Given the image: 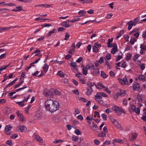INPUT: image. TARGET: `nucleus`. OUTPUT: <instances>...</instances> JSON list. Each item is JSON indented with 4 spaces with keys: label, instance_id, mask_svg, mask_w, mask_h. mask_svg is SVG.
<instances>
[{
    "label": "nucleus",
    "instance_id": "1",
    "mask_svg": "<svg viewBox=\"0 0 146 146\" xmlns=\"http://www.w3.org/2000/svg\"><path fill=\"white\" fill-rule=\"evenodd\" d=\"M45 108L47 111L54 112L58 109L59 104L56 101H53L51 99L47 100L45 102Z\"/></svg>",
    "mask_w": 146,
    "mask_h": 146
},
{
    "label": "nucleus",
    "instance_id": "2",
    "mask_svg": "<svg viewBox=\"0 0 146 146\" xmlns=\"http://www.w3.org/2000/svg\"><path fill=\"white\" fill-rule=\"evenodd\" d=\"M111 121L114 125L115 126L118 128H120L121 125L117 120L115 119H111Z\"/></svg>",
    "mask_w": 146,
    "mask_h": 146
},
{
    "label": "nucleus",
    "instance_id": "3",
    "mask_svg": "<svg viewBox=\"0 0 146 146\" xmlns=\"http://www.w3.org/2000/svg\"><path fill=\"white\" fill-rule=\"evenodd\" d=\"M89 127L92 130L96 132H97V131H98L99 129L97 125L94 122H92V125H89Z\"/></svg>",
    "mask_w": 146,
    "mask_h": 146
},
{
    "label": "nucleus",
    "instance_id": "4",
    "mask_svg": "<svg viewBox=\"0 0 146 146\" xmlns=\"http://www.w3.org/2000/svg\"><path fill=\"white\" fill-rule=\"evenodd\" d=\"M122 112L124 113H125V111L123 109H122L121 107H118L117 106V111L116 113H117L118 115H120L121 114Z\"/></svg>",
    "mask_w": 146,
    "mask_h": 146
},
{
    "label": "nucleus",
    "instance_id": "5",
    "mask_svg": "<svg viewBox=\"0 0 146 146\" xmlns=\"http://www.w3.org/2000/svg\"><path fill=\"white\" fill-rule=\"evenodd\" d=\"M131 108L133 111L135 112L137 114L139 113L140 109L139 108H136L134 105H131Z\"/></svg>",
    "mask_w": 146,
    "mask_h": 146
},
{
    "label": "nucleus",
    "instance_id": "6",
    "mask_svg": "<svg viewBox=\"0 0 146 146\" xmlns=\"http://www.w3.org/2000/svg\"><path fill=\"white\" fill-rule=\"evenodd\" d=\"M43 94L46 97H48L49 96H51L53 95V92L48 90H44L43 92Z\"/></svg>",
    "mask_w": 146,
    "mask_h": 146
},
{
    "label": "nucleus",
    "instance_id": "7",
    "mask_svg": "<svg viewBox=\"0 0 146 146\" xmlns=\"http://www.w3.org/2000/svg\"><path fill=\"white\" fill-rule=\"evenodd\" d=\"M137 134L136 133H132L131 136L129 137V139L130 141L132 142L136 139L137 137Z\"/></svg>",
    "mask_w": 146,
    "mask_h": 146
},
{
    "label": "nucleus",
    "instance_id": "8",
    "mask_svg": "<svg viewBox=\"0 0 146 146\" xmlns=\"http://www.w3.org/2000/svg\"><path fill=\"white\" fill-rule=\"evenodd\" d=\"M33 136L35 137L36 140L39 142L40 143H42L43 142V140L42 138L39 135H38L35 133Z\"/></svg>",
    "mask_w": 146,
    "mask_h": 146
},
{
    "label": "nucleus",
    "instance_id": "9",
    "mask_svg": "<svg viewBox=\"0 0 146 146\" xmlns=\"http://www.w3.org/2000/svg\"><path fill=\"white\" fill-rule=\"evenodd\" d=\"M140 86L138 83L135 82L133 86V89L134 90L138 91L139 90Z\"/></svg>",
    "mask_w": 146,
    "mask_h": 146
},
{
    "label": "nucleus",
    "instance_id": "10",
    "mask_svg": "<svg viewBox=\"0 0 146 146\" xmlns=\"http://www.w3.org/2000/svg\"><path fill=\"white\" fill-rule=\"evenodd\" d=\"M16 113L18 117L20 119V121H23L24 120L25 118L22 113H19L18 111Z\"/></svg>",
    "mask_w": 146,
    "mask_h": 146
},
{
    "label": "nucleus",
    "instance_id": "11",
    "mask_svg": "<svg viewBox=\"0 0 146 146\" xmlns=\"http://www.w3.org/2000/svg\"><path fill=\"white\" fill-rule=\"evenodd\" d=\"M93 92V90L92 88L88 87L87 88V91L86 92V94L88 96L90 95Z\"/></svg>",
    "mask_w": 146,
    "mask_h": 146
},
{
    "label": "nucleus",
    "instance_id": "12",
    "mask_svg": "<svg viewBox=\"0 0 146 146\" xmlns=\"http://www.w3.org/2000/svg\"><path fill=\"white\" fill-rule=\"evenodd\" d=\"M17 27L14 26V27H0V33L2 32L3 31H8L9 29H10L11 27H13V28H15Z\"/></svg>",
    "mask_w": 146,
    "mask_h": 146
},
{
    "label": "nucleus",
    "instance_id": "13",
    "mask_svg": "<svg viewBox=\"0 0 146 146\" xmlns=\"http://www.w3.org/2000/svg\"><path fill=\"white\" fill-rule=\"evenodd\" d=\"M102 98V97L100 95L99 92H97L95 96L94 99L97 101V100H101Z\"/></svg>",
    "mask_w": 146,
    "mask_h": 146
},
{
    "label": "nucleus",
    "instance_id": "14",
    "mask_svg": "<svg viewBox=\"0 0 146 146\" xmlns=\"http://www.w3.org/2000/svg\"><path fill=\"white\" fill-rule=\"evenodd\" d=\"M124 32V31L123 30H122L120 31L119 32H118L116 36V39H118L122 35Z\"/></svg>",
    "mask_w": 146,
    "mask_h": 146
},
{
    "label": "nucleus",
    "instance_id": "15",
    "mask_svg": "<svg viewBox=\"0 0 146 146\" xmlns=\"http://www.w3.org/2000/svg\"><path fill=\"white\" fill-rule=\"evenodd\" d=\"M62 25L66 28L70 27H71V25H69L68 22V21L62 23Z\"/></svg>",
    "mask_w": 146,
    "mask_h": 146
},
{
    "label": "nucleus",
    "instance_id": "16",
    "mask_svg": "<svg viewBox=\"0 0 146 146\" xmlns=\"http://www.w3.org/2000/svg\"><path fill=\"white\" fill-rule=\"evenodd\" d=\"M132 21H130L127 23V25H128L127 29L129 30H130L131 29L132 27L133 26V25L132 23Z\"/></svg>",
    "mask_w": 146,
    "mask_h": 146
},
{
    "label": "nucleus",
    "instance_id": "17",
    "mask_svg": "<svg viewBox=\"0 0 146 146\" xmlns=\"http://www.w3.org/2000/svg\"><path fill=\"white\" fill-rule=\"evenodd\" d=\"M42 68L44 70V71L45 73H46L48 70V69L49 68V66L47 64H44Z\"/></svg>",
    "mask_w": 146,
    "mask_h": 146
},
{
    "label": "nucleus",
    "instance_id": "18",
    "mask_svg": "<svg viewBox=\"0 0 146 146\" xmlns=\"http://www.w3.org/2000/svg\"><path fill=\"white\" fill-rule=\"evenodd\" d=\"M126 91L125 90H123L122 92H121L120 93H117V96H121V97L124 96L125 94Z\"/></svg>",
    "mask_w": 146,
    "mask_h": 146
},
{
    "label": "nucleus",
    "instance_id": "19",
    "mask_svg": "<svg viewBox=\"0 0 146 146\" xmlns=\"http://www.w3.org/2000/svg\"><path fill=\"white\" fill-rule=\"evenodd\" d=\"M113 141L114 142L118 143H123V140L120 139H115L113 140Z\"/></svg>",
    "mask_w": 146,
    "mask_h": 146
},
{
    "label": "nucleus",
    "instance_id": "20",
    "mask_svg": "<svg viewBox=\"0 0 146 146\" xmlns=\"http://www.w3.org/2000/svg\"><path fill=\"white\" fill-rule=\"evenodd\" d=\"M138 78L140 81H146V80L145 79V76L143 75H139L138 77Z\"/></svg>",
    "mask_w": 146,
    "mask_h": 146
},
{
    "label": "nucleus",
    "instance_id": "21",
    "mask_svg": "<svg viewBox=\"0 0 146 146\" xmlns=\"http://www.w3.org/2000/svg\"><path fill=\"white\" fill-rule=\"evenodd\" d=\"M70 65L72 66L73 67H74V68H76V70H78L77 69L76 67H78V66L76 64V62H71L69 64Z\"/></svg>",
    "mask_w": 146,
    "mask_h": 146
},
{
    "label": "nucleus",
    "instance_id": "22",
    "mask_svg": "<svg viewBox=\"0 0 146 146\" xmlns=\"http://www.w3.org/2000/svg\"><path fill=\"white\" fill-rule=\"evenodd\" d=\"M12 127L10 125H8L5 126V131H9L11 129Z\"/></svg>",
    "mask_w": 146,
    "mask_h": 146
},
{
    "label": "nucleus",
    "instance_id": "23",
    "mask_svg": "<svg viewBox=\"0 0 146 146\" xmlns=\"http://www.w3.org/2000/svg\"><path fill=\"white\" fill-rule=\"evenodd\" d=\"M137 100L138 102H142L143 101V99L142 96L141 95L138 94L137 96Z\"/></svg>",
    "mask_w": 146,
    "mask_h": 146
},
{
    "label": "nucleus",
    "instance_id": "24",
    "mask_svg": "<svg viewBox=\"0 0 146 146\" xmlns=\"http://www.w3.org/2000/svg\"><path fill=\"white\" fill-rule=\"evenodd\" d=\"M101 76L102 78H106L108 76L107 74L103 71H101Z\"/></svg>",
    "mask_w": 146,
    "mask_h": 146
},
{
    "label": "nucleus",
    "instance_id": "25",
    "mask_svg": "<svg viewBox=\"0 0 146 146\" xmlns=\"http://www.w3.org/2000/svg\"><path fill=\"white\" fill-rule=\"evenodd\" d=\"M82 71L83 74L86 75L88 74V71L85 68V66H84V67L82 68Z\"/></svg>",
    "mask_w": 146,
    "mask_h": 146
},
{
    "label": "nucleus",
    "instance_id": "26",
    "mask_svg": "<svg viewBox=\"0 0 146 146\" xmlns=\"http://www.w3.org/2000/svg\"><path fill=\"white\" fill-rule=\"evenodd\" d=\"M23 82V80H22L20 82L17 84L15 85L14 86V88L15 89H16L18 87L20 86L22 84Z\"/></svg>",
    "mask_w": 146,
    "mask_h": 146
},
{
    "label": "nucleus",
    "instance_id": "27",
    "mask_svg": "<svg viewBox=\"0 0 146 146\" xmlns=\"http://www.w3.org/2000/svg\"><path fill=\"white\" fill-rule=\"evenodd\" d=\"M132 56L131 54L130 53H128L126 56V60L127 61H128L131 58Z\"/></svg>",
    "mask_w": 146,
    "mask_h": 146
},
{
    "label": "nucleus",
    "instance_id": "28",
    "mask_svg": "<svg viewBox=\"0 0 146 146\" xmlns=\"http://www.w3.org/2000/svg\"><path fill=\"white\" fill-rule=\"evenodd\" d=\"M56 30L55 29H53L48 34V35L47 36H49L53 33H56Z\"/></svg>",
    "mask_w": 146,
    "mask_h": 146
},
{
    "label": "nucleus",
    "instance_id": "29",
    "mask_svg": "<svg viewBox=\"0 0 146 146\" xmlns=\"http://www.w3.org/2000/svg\"><path fill=\"white\" fill-rule=\"evenodd\" d=\"M134 20L135 21V22L137 23H141L142 22L141 20L140 21V18L139 17H138L137 18H135Z\"/></svg>",
    "mask_w": 146,
    "mask_h": 146
},
{
    "label": "nucleus",
    "instance_id": "30",
    "mask_svg": "<svg viewBox=\"0 0 146 146\" xmlns=\"http://www.w3.org/2000/svg\"><path fill=\"white\" fill-rule=\"evenodd\" d=\"M93 51L95 52H97L98 51V47L96 46H94L92 48Z\"/></svg>",
    "mask_w": 146,
    "mask_h": 146
},
{
    "label": "nucleus",
    "instance_id": "31",
    "mask_svg": "<svg viewBox=\"0 0 146 146\" xmlns=\"http://www.w3.org/2000/svg\"><path fill=\"white\" fill-rule=\"evenodd\" d=\"M31 105H29L28 106L26 107L25 108V113H28V110L29 109L31 108Z\"/></svg>",
    "mask_w": 146,
    "mask_h": 146
},
{
    "label": "nucleus",
    "instance_id": "32",
    "mask_svg": "<svg viewBox=\"0 0 146 146\" xmlns=\"http://www.w3.org/2000/svg\"><path fill=\"white\" fill-rule=\"evenodd\" d=\"M58 75L61 77H64V74L63 72L61 71H59L58 73Z\"/></svg>",
    "mask_w": 146,
    "mask_h": 146
},
{
    "label": "nucleus",
    "instance_id": "33",
    "mask_svg": "<svg viewBox=\"0 0 146 146\" xmlns=\"http://www.w3.org/2000/svg\"><path fill=\"white\" fill-rule=\"evenodd\" d=\"M137 40L136 39L134 38H131L130 42L131 44H133Z\"/></svg>",
    "mask_w": 146,
    "mask_h": 146
},
{
    "label": "nucleus",
    "instance_id": "34",
    "mask_svg": "<svg viewBox=\"0 0 146 146\" xmlns=\"http://www.w3.org/2000/svg\"><path fill=\"white\" fill-rule=\"evenodd\" d=\"M106 133L103 131L102 132L99 133L98 135V136L99 137H104L106 135Z\"/></svg>",
    "mask_w": 146,
    "mask_h": 146
},
{
    "label": "nucleus",
    "instance_id": "35",
    "mask_svg": "<svg viewBox=\"0 0 146 146\" xmlns=\"http://www.w3.org/2000/svg\"><path fill=\"white\" fill-rule=\"evenodd\" d=\"M87 85L88 86V87H90V88H92V87L94 85H95V84L92 83L90 82H88L87 84Z\"/></svg>",
    "mask_w": 146,
    "mask_h": 146
},
{
    "label": "nucleus",
    "instance_id": "36",
    "mask_svg": "<svg viewBox=\"0 0 146 146\" xmlns=\"http://www.w3.org/2000/svg\"><path fill=\"white\" fill-rule=\"evenodd\" d=\"M117 49V48H113L111 51V53L113 54H115L116 52Z\"/></svg>",
    "mask_w": 146,
    "mask_h": 146
},
{
    "label": "nucleus",
    "instance_id": "37",
    "mask_svg": "<svg viewBox=\"0 0 146 146\" xmlns=\"http://www.w3.org/2000/svg\"><path fill=\"white\" fill-rule=\"evenodd\" d=\"M78 137L77 136L73 135L72 137V140L74 141H77L78 139Z\"/></svg>",
    "mask_w": 146,
    "mask_h": 146
},
{
    "label": "nucleus",
    "instance_id": "38",
    "mask_svg": "<svg viewBox=\"0 0 146 146\" xmlns=\"http://www.w3.org/2000/svg\"><path fill=\"white\" fill-rule=\"evenodd\" d=\"M123 81H124V83H125V84H128V82L127 80V78L126 77H124L123 79Z\"/></svg>",
    "mask_w": 146,
    "mask_h": 146
},
{
    "label": "nucleus",
    "instance_id": "39",
    "mask_svg": "<svg viewBox=\"0 0 146 146\" xmlns=\"http://www.w3.org/2000/svg\"><path fill=\"white\" fill-rule=\"evenodd\" d=\"M5 110H6V113H11L10 109L7 107L5 108Z\"/></svg>",
    "mask_w": 146,
    "mask_h": 146
},
{
    "label": "nucleus",
    "instance_id": "40",
    "mask_svg": "<svg viewBox=\"0 0 146 146\" xmlns=\"http://www.w3.org/2000/svg\"><path fill=\"white\" fill-rule=\"evenodd\" d=\"M99 94H100V95H101V96H102L104 97H108V95H106V94H105L104 92H99Z\"/></svg>",
    "mask_w": 146,
    "mask_h": 146
},
{
    "label": "nucleus",
    "instance_id": "41",
    "mask_svg": "<svg viewBox=\"0 0 146 146\" xmlns=\"http://www.w3.org/2000/svg\"><path fill=\"white\" fill-rule=\"evenodd\" d=\"M94 71V73L95 75L96 76L99 75L100 74V71L98 69H95Z\"/></svg>",
    "mask_w": 146,
    "mask_h": 146
},
{
    "label": "nucleus",
    "instance_id": "42",
    "mask_svg": "<svg viewBox=\"0 0 146 146\" xmlns=\"http://www.w3.org/2000/svg\"><path fill=\"white\" fill-rule=\"evenodd\" d=\"M118 80L119 82V83L122 85H124L125 84V83H124V81L123 79L120 78H118Z\"/></svg>",
    "mask_w": 146,
    "mask_h": 146
},
{
    "label": "nucleus",
    "instance_id": "43",
    "mask_svg": "<svg viewBox=\"0 0 146 146\" xmlns=\"http://www.w3.org/2000/svg\"><path fill=\"white\" fill-rule=\"evenodd\" d=\"M6 143L10 146H12L13 145V143L11 140H7L6 142Z\"/></svg>",
    "mask_w": 146,
    "mask_h": 146
},
{
    "label": "nucleus",
    "instance_id": "44",
    "mask_svg": "<svg viewBox=\"0 0 146 146\" xmlns=\"http://www.w3.org/2000/svg\"><path fill=\"white\" fill-rule=\"evenodd\" d=\"M25 128V127L24 126H19V130L21 131H23Z\"/></svg>",
    "mask_w": 146,
    "mask_h": 146
},
{
    "label": "nucleus",
    "instance_id": "45",
    "mask_svg": "<svg viewBox=\"0 0 146 146\" xmlns=\"http://www.w3.org/2000/svg\"><path fill=\"white\" fill-rule=\"evenodd\" d=\"M70 36V35L68 33H66L65 35V38L64 39V40H67L69 38Z\"/></svg>",
    "mask_w": 146,
    "mask_h": 146
},
{
    "label": "nucleus",
    "instance_id": "46",
    "mask_svg": "<svg viewBox=\"0 0 146 146\" xmlns=\"http://www.w3.org/2000/svg\"><path fill=\"white\" fill-rule=\"evenodd\" d=\"M139 56V54H136L134 56V57L133 58V60L135 61L137 60Z\"/></svg>",
    "mask_w": 146,
    "mask_h": 146
},
{
    "label": "nucleus",
    "instance_id": "47",
    "mask_svg": "<svg viewBox=\"0 0 146 146\" xmlns=\"http://www.w3.org/2000/svg\"><path fill=\"white\" fill-rule=\"evenodd\" d=\"M35 20L36 21H38L39 20H50V19H42L41 18L39 17L35 18Z\"/></svg>",
    "mask_w": 146,
    "mask_h": 146
},
{
    "label": "nucleus",
    "instance_id": "48",
    "mask_svg": "<svg viewBox=\"0 0 146 146\" xmlns=\"http://www.w3.org/2000/svg\"><path fill=\"white\" fill-rule=\"evenodd\" d=\"M86 11L84 10H81L80 11L78 12V14L79 15H82L86 13Z\"/></svg>",
    "mask_w": 146,
    "mask_h": 146
},
{
    "label": "nucleus",
    "instance_id": "49",
    "mask_svg": "<svg viewBox=\"0 0 146 146\" xmlns=\"http://www.w3.org/2000/svg\"><path fill=\"white\" fill-rule=\"evenodd\" d=\"M8 66V65L7 66H3L2 67H0V71H2L3 70H5Z\"/></svg>",
    "mask_w": 146,
    "mask_h": 146
},
{
    "label": "nucleus",
    "instance_id": "50",
    "mask_svg": "<svg viewBox=\"0 0 146 146\" xmlns=\"http://www.w3.org/2000/svg\"><path fill=\"white\" fill-rule=\"evenodd\" d=\"M94 114H95V115H94V117H97L96 115H98L97 116V117H98L99 118L100 117V115L99 113L97 111H95L94 112Z\"/></svg>",
    "mask_w": 146,
    "mask_h": 146
},
{
    "label": "nucleus",
    "instance_id": "51",
    "mask_svg": "<svg viewBox=\"0 0 146 146\" xmlns=\"http://www.w3.org/2000/svg\"><path fill=\"white\" fill-rule=\"evenodd\" d=\"M68 82V79L66 78H63L61 80L62 82L64 83H67Z\"/></svg>",
    "mask_w": 146,
    "mask_h": 146
},
{
    "label": "nucleus",
    "instance_id": "52",
    "mask_svg": "<svg viewBox=\"0 0 146 146\" xmlns=\"http://www.w3.org/2000/svg\"><path fill=\"white\" fill-rule=\"evenodd\" d=\"M54 93L56 95L60 96L61 95L60 92L57 90H55L54 91Z\"/></svg>",
    "mask_w": 146,
    "mask_h": 146
},
{
    "label": "nucleus",
    "instance_id": "53",
    "mask_svg": "<svg viewBox=\"0 0 146 146\" xmlns=\"http://www.w3.org/2000/svg\"><path fill=\"white\" fill-rule=\"evenodd\" d=\"M18 135L16 134H14L12 135L10 137V139H15L17 137Z\"/></svg>",
    "mask_w": 146,
    "mask_h": 146
},
{
    "label": "nucleus",
    "instance_id": "54",
    "mask_svg": "<svg viewBox=\"0 0 146 146\" xmlns=\"http://www.w3.org/2000/svg\"><path fill=\"white\" fill-rule=\"evenodd\" d=\"M16 103L18 104L21 107H23L24 106V104H23V103H22V102H16Z\"/></svg>",
    "mask_w": 146,
    "mask_h": 146
},
{
    "label": "nucleus",
    "instance_id": "55",
    "mask_svg": "<svg viewBox=\"0 0 146 146\" xmlns=\"http://www.w3.org/2000/svg\"><path fill=\"white\" fill-rule=\"evenodd\" d=\"M140 68L142 70H143L145 68V65L143 64H141L140 65Z\"/></svg>",
    "mask_w": 146,
    "mask_h": 146
},
{
    "label": "nucleus",
    "instance_id": "56",
    "mask_svg": "<svg viewBox=\"0 0 146 146\" xmlns=\"http://www.w3.org/2000/svg\"><path fill=\"white\" fill-rule=\"evenodd\" d=\"M102 117H103L104 120H106L107 119V116L105 113H103L102 114Z\"/></svg>",
    "mask_w": 146,
    "mask_h": 146
},
{
    "label": "nucleus",
    "instance_id": "57",
    "mask_svg": "<svg viewBox=\"0 0 146 146\" xmlns=\"http://www.w3.org/2000/svg\"><path fill=\"white\" fill-rule=\"evenodd\" d=\"M106 59L108 60H109L110 59L111 57V55L110 53H108V54H107L106 56Z\"/></svg>",
    "mask_w": 146,
    "mask_h": 146
},
{
    "label": "nucleus",
    "instance_id": "58",
    "mask_svg": "<svg viewBox=\"0 0 146 146\" xmlns=\"http://www.w3.org/2000/svg\"><path fill=\"white\" fill-rule=\"evenodd\" d=\"M94 143L96 145H98L100 143V141L99 140L97 139H95L94 140Z\"/></svg>",
    "mask_w": 146,
    "mask_h": 146
},
{
    "label": "nucleus",
    "instance_id": "59",
    "mask_svg": "<svg viewBox=\"0 0 146 146\" xmlns=\"http://www.w3.org/2000/svg\"><path fill=\"white\" fill-rule=\"evenodd\" d=\"M98 84L103 88H105V86L101 82H98Z\"/></svg>",
    "mask_w": 146,
    "mask_h": 146
},
{
    "label": "nucleus",
    "instance_id": "60",
    "mask_svg": "<svg viewBox=\"0 0 146 146\" xmlns=\"http://www.w3.org/2000/svg\"><path fill=\"white\" fill-rule=\"evenodd\" d=\"M75 133L77 135H79L81 134V132L78 129H76L75 131Z\"/></svg>",
    "mask_w": 146,
    "mask_h": 146
},
{
    "label": "nucleus",
    "instance_id": "61",
    "mask_svg": "<svg viewBox=\"0 0 146 146\" xmlns=\"http://www.w3.org/2000/svg\"><path fill=\"white\" fill-rule=\"evenodd\" d=\"M122 55H119L117 56V58L115 60L116 62H117L120 59L122 58Z\"/></svg>",
    "mask_w": 146,
    "mask_h": 146
},
{
    "label": "nucleus",
    "instance_id": "62",
    "mask_svg": "<svg viewBox=\"0 0 146 146\" xmlns=\"http://www.w3.org/2000/svg\"><path fill=\"white\" fill-rule=\"evenodd\" d=\"M83 60L82 57H79L76 61V62L77 63H80Z\"/></svg>",
    "mask_w": 146,
    "mask_h": 146
},
{
    "label": "nucleus",
    "instance_id": "63",
    "mask_svg": "<svg viewBox=\"0 0 146 146\" xmlns=\"http://www.w3.org/2000/svg\"><path fill=\"white\" fill-rule=\"evenodd\" d=\"M104 61V59L103 57H101L99 60V62L100 64H102L103 63Z\"/></svg>",
    "mask_w": 146,
    "mask_h": 146
},
{
    "label": "nucleus",
    "instance_id": "64",
    "mask_svg": "<svg viewBox=\"0 0 146 146\" xmlns=\"http://www.w3.org/2000/svg\"><path fill=\"white\" fill-rule=\"evenodd\" d=\"M140 48L143 50H146V46L143 45L142 44H141L140 45Z\"/></svg>",
    "mask_w": 146,
    "mask_h": 146
}]
</instances>
